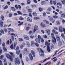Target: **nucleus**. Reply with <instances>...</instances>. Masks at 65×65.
Instances as JSON below:
<instances>
[{"mask_svg":"<svg viewBox=\"0 0 65 65\" xmlns=\"http://www.w3.org/2000/svg\"><path fill=\"white\" fill-rule=\"evenodd\" d=\"M1 18L2 20H1L0 21V27H1V28H2L3 27V22L2 21H3L4 20V16L3 15H1Z\"/></svg>","mask_w":65,"mask_h":65,"instance_id":"obj_1","label":"nucleus"},{"mask_svg":"<svg viewBox=\"0 0 65 65\" xmlns=\"http://www.w3.org/2000/svg\"><path fill=\"white\" fill-rule=\"evenodd\" d=\"M45 44L47 47V51L48 52H51V48L50 47V43H49L48 42L46 41L45 42Z\"/></svg>","mask_w":65,"mask_h":65,"instance_id":"obj_2","label":"nucleus"},{"mask_svg":"<svg viewBox=\"0 0 65 65\" xmlns=\"http://www.w3.org/2000/svg\"><path fill=\"white\" fill-rule=\"evenodd\" d=\"M37 50L38 51H39V52H41V53H43L42 54H40V56H44V55H43L44 52H43V50H42L41 48H37Z\"/></svg>","mask_w":65,"mask_h":65,"instance_id":"obj_3","label":"nucleus"},{"mask_svg":"<svg viewBox=\"0 0 65 65\" xmlns=\"http://www.w3.org/2000/svg\"><path fill=\"white\" fill-rule=\"evenodd\" d=\"M6 57L7 58V59H9L10 61L11 62H12L13 60V59H12V57L11 56V55H10L9 54H7L6 55Z\"/></svg>","mask_w":65,"mask_h":65,"instance_id":"obj_4","label":"nucleus"},{"mask_svg":"<svg viewBox=\"0 0 65 65\" xmlns=\"http://www.w3.org/2000/svg\"><path fill=\"white\" fill-rule=\"evenodd\" d=\"M15 61H14V63L15 65H17V64L18 65H20V60L17 58H15Z\"/></svg>","mask_w":65,"mask_h":65,"instance_id":"obj_5","label":"nucleus"},{"mask_svg":"<svg viewBox=\"0 0 65 65\" xmlns=\"http://www.w3.org/2000/svg\"><path fill=\"white\" fill-rule=\"evenodd\" d=\"M15 51H16V53L17 55H20V50L19 49V46H18L17 47H16Z\"/></svg>","mask_w":65,"mask_h":65,"instance_id":"obj_6","label":"nucleus"},{"mask_svg":"<svg viewBox=\"0 0 65 65\" xmlns=\"http://www.w3.org/2000/svg\"><path fill=\"white\" fill-rule=\"evenodd\" d=\"M17 44V42H15L14 44V47L13 45H11L10 47V48H11L12 50L13 49V48L14 49V50H15Z\"/></svg>","mask_w":65,"mask_h":65,"instance_id":"obj_7","label":"nucleus"},{"mask_svg":"<svg viewBox=\"0 0 65 65\" xmlns=\"http://www.w3.org/2000/svg\"><path fill=\"white\" fill-rule=\"evenodd\" d=\"M2 45L3 46V49L4 51L5 52H7V49L5 47V43H3L2 44Z\"/></svg>","mask_w":65,"mask_h":65,"instance_id":"obj_8","label":"nucleus"},{"mask_svg":"<svg viewBox=\"0 0 65 65\" xmlns=\"http://www.w3.org/2000/svg\"><path fill=\"white\" fill-rule=\"evenodd\" d=\"M37 30H38V26L36 25L35 26L34 28V33H35Z\"/></svg>","mask_w":65,"mask_h":65,"instance_id":"obj_9","label":"nucleus"},{"mask_svg":"<svg viewBox=\"0 0 65 65\" xmlns=\"http://www.w3.org/2000/svg\"><path fill=\"white\" fill-rule=\"evenodd\" d=\"M20 58L21 60L22 63V65H25L24 63V62L23 61V60L22 59V53H20L19 55Z\"/></svg>","mask_w":65,"mask_h":65,"instance_id":"obj_10","label":"nucleus"},{"mask_svg":"<svg viewBox=\"0 0 65 65\" xmlns=\"http://www.w3.org/2000/svg\"><path fill=\"white\" fill-rule=\"evenodd\" d=\"M54 38H52L53 39H52V42L54 44H55V43H57V41L56 40V38L54 37Z\"/></svg>","mask_w":65,"mask_h":65,"instance_id":"obj_11","label":"nucleus"},{"mask_svg":"<svg viewBox=\"0 0 65 65\" xmlns=\"http://www.w3.org/2000/svg\"><path fill=\"white\" fill-rule=\"evenodd\" d=\"M58 13L57 12H55L54 14L55 15H55H53V18H54V19H57L58 18V16H57L58 15Z\"/></svg>","mask_w":65,"mask_h":65,"instance_id":"obj_12","label":"nucleus"},{"mask_svg":"<svg viewBox=\"0 0 65 65\" xmlns=\"http://www.w3.org/2000/svg\"><path fill=\"white\" fill-rule=\"evenodd\" d=\"M29 56L30 59V60L32 61L33 59V57L32 55V54L31 53H30L29 55Z\"/></svg>","mask_w":65,"mask_h":65,"instance_id":"obj_13","label":"nucleus"},{"mask_svg":"<svg viewBox=\"0 0 65 65\" xmlns=\"http://www.w3.org/2000/svg\"><path fill=\"white\" fill-rule=\"evenodd\" d=\"M23 37L24 38V39L26 40H29V37L27 36L26 35H24L23 36Z\"/></svg>","mask_w":65,"mask_h":65,"instance_id":"obj_14","label":"nucleus"},{"mask_svg":"<svg viewBox=\"0 0 65 65\" xmlns=\"http://www.w3.org/2000/svg\"><path fill=\"white\" fill-rule=\"evenodd\" d=\"M43 23L46 24H49V23H50V22L46 20H43Z\"/></svg>","mask_w":65,"mask_h":65,"instance_id":"obj_15","label":"nucleus"},{"mask_svg":"<svg viewBox=\"0 0 65 65\" xmlns=\"http://www.w3.org/2000/svg\"><path fill=\"white\" fill-rule=\"evenodd\" d=\"M40 25L42 27V28H45V27H46L45 24L43 23V22H42L41 23Z\"/></svg>","mask_w":65,"mask_h":65,"instance_id":"obj_16","label":"nucleus"},{"mask_svg":"<svg viewBox=\"0 0 65 65\" xmlns=\"http://www.w3.org/2000/svg\"><path fill=\"white\" fill-rule=\"evenodd\" d=\"M59 6H60V7H62V4H61L60 3H57V7H58V8H59Z\"/></svg>","mask_w":65,"mask_h":65,"instance_id":"obj_17","label":"nucleus"},{"mask_svg":"<svg viewBox=\"0 0 65 65\" xmlns=\"http://www.w3.org/2000/svg\"><path fill=\"white\" fill-rule=\"evenodd\" d=\"M59 31L60 32L62 33L63 32V29L62 28V27L61 26H60L59 28Z\"/></svg>","mask_w":65,"mask_h":65,"instance_id":"obj_18","label":"nucleus"},{"mask_svg":"<svg viewBox=\"0 0 65 65\" xmlns=\"http://www.w3.org/2000/svg\"><path fill=\"white\" fill-rule=\"evenodd\" d=\"M31 52L32 55V56L33 57H35V52H34L33 50H31Z\"/></svg>","mask_w":65,"mask_h":65,"instance_id":"obj_19","label":"nucleus"},{"mask_svg":"<svg viewBox=\"0 0 65 65\" xmlns=\"http://www.w3.org/2000/svg\"><path fill=\"white\" fill-rule=\"evenodd\" d=\"M35 41L37 42H38V43H40V39H39L38 38H36L35 39Z\"/></svg>","mask_w":65,"mask_h":65,"instance_id":"obj_20","label":"nucleus"},{"mask_svg":"<svg viewBox=\"0 0 65 65\" xmlns=\"http://www.w3.org/2000/svg\"><path fill=\"white\" fill-rule=\"evenodd\" d=\"M27 21L29 22H32V19H31L29 17H28L27 18Z\"/></svg>","mask_w":65,"mask_h":65,"instance_id":"obj_21","label":"nucleus"},{"mask_svg":"<svg viewBox=\"0 0 65 65\" xmlns=\"http://www.w3.org/2000/svg\"><path fill=\"white\" fill-rule=\"evenodd\" d=\"M35 42L33 41H31V46H34L35 45Z\"/></svg>","mask_w":65,"mask_h":65,"instance_id":"obj_22","label":"nucleus"},{"mask_svg":"<svg viewBox=\"0 0 65 65\" xmlns=\"http://www.w3.org/2000/svg\"><path fill=\"white\" fill-rule=\"evenodd\" d=\"M56 38L57 41H60V38L58 36H56Z\"/></svg>","mask_w":65,"mask_h":65,"instance_id":"obj_23","label":"nucleus"},{"mask_svg":"<svg viewBox=\"0 0 65 65\" xmlns=\"http://www.w3.org/2000/svg\"><path fill=\"white\" fill-rule=\"evenodd\" d=\"M8 29L9 31H10L11 32H14V30L12 29L9 28Z\"/></svg>","mask_w":65,"mask_h":65,"instance_id":"obj_24","label":"nucleus"},{"mask_svg":"<svg viewBox=\"0 0 65 65\" xmlns=\"http://www.w3.org/2000/svg\"><path fill=\"white\" fill-rule=\"evenodd\" d=\"M46 3V2L45 1H42L41 3V5H44Z\"/></svg>","mask_w":65,"mask_h":65,"instance_id":"obj_25","label":"nucleus"},{"mask_svg":"<svg viewBox=\"0 0 65 65\" xmlns=\"http://www.w3.org/2000/svg\"><path fill=\"white\" fill-rule=\"evenodd\" d=\"M51 59V57H48L47 58H46L45 59V60L43 61L41 63H44V62L45 61H46V60H49V59Z\"/></svg>","mask_w":65,"mask_h":65,"instance_id":"obj_26","label":"nucleus"},{"mask_svg":"<svg viewBox=\"0 0 65 65\" xmlns=\"http://www.w3.org/2000/svg\"><path fill=\"white\" fill-rule=\"evenodd\" d=\"M32 15L34 17H36L37 16V13L36 12H33L32 13Z\"/></svg>","mask_w":65,"mask_h":65,"instance_id":"obj_27","label":"nucleus"},{"mask_svg":"<svg viewBox=\"0 0 65 65\" xmlns=\"http://www.w3.org/2000/svg\"><path fill=\"white\" fill-rule=\"evenodd\" d=\"M39 10L40 12H42V11H43V9L41 8H39Z\"/></svg>","mask_w":65,"mask_h":65,"instance_id":"obj_28","label":"nucleus"},{"mask_svg":"<svg viewBox=\"0 0 65 65\" xmlns=\"http://www.w3.org/2000/svg\"><path fill=\"white\" fill-rule=\"evenodd\" d=\"M19 19L20 21H23L24 20V19L22 17L20 16L19 18Z\"/></svg>","mask_w":65,"mask_h":65,"instance_id":"obj_29","label":"nucleus"},{"mask_svg":"<svg viewBox=\"0 0 65 65\" xmlns=\"http://www.w3.org/2000/svg\"><path fill=\"white\" fill-rule=\"evenodd\" d=\"M24 23V22H21L20 24H19L18 25V26H23V24Z\"/></svg>","mask_w":65,"mask_h":65,"instance_id":"obj_30","label":"nucleus"},{"mask_svg":"<svg viewBox=\"0 0 65 65\" xmlns=\"http://www.w3.org/2000/svg\"><path fill=\"white\" fill-rule=\"evenodd\" d=\"M25 46V45L24 44H21V46H20V48H21L22 49H23V47H24Z\"/></svg>","mask_w":65,"mask_h":65,"instance_id":"obj_31","label":"nucleus"},{"mask_svg":"<svg viewBox=\"0 0 65 65\" xmlns=\"http://www.w3.org/2000/svg\"><path fill=\"white\" fill-rule=\"evenodd\" d=\"M30 30V27L28 26L26 28V31H28Z\"/></svg>","mask_w":65,"mask_h":65,"instance_id":"obj_32","label":"nucleus"},{"mask_svg":"<svg viewBox=\"0 0 65 65\" xmlns=\"http://www.w3.org/2000/svg\"><path fill=\"white\" fill-rule=\"evenodd\" d=\"M11 8L12 11H15L16 10V9H15L14 7H11Z\"/></svg>","mask_w":65,"mask_h":65,"instance_id":"obj_33","label":"nucleus"},{"mask_svg":"<svg viewBox=\"0 0 65 65\" xmlns=\"http://www.w3.org/2000/svg\"><path fill=\"white\" fill-rule=\"evenodd\" d=\"M46 32L47 33V34H48V35H50V34H51V33L50 32V30H48L46 31Z\"/></svg>","mask_w":65,"mask_h":65,"instance_id":"obj_34","label":"nucleus"},{"mask_svg":"<svg viewBox=\"0 0 65 65\" xmlns=\"http://www.w3.org/2000/svg\"><path fill=\"white\" fill-rule=\"evenodd\" d=\"M51 37H52V38H54V37L55 38V37L54 36V34L53 33H51Z\"/></svg>","mask_w":65,"mask_h":65,"instance_id":"obj_35","label":"nucleus"},{"mask_svg":"<svg viewBox=\"0 0 65 65\" xmlns=\"http://www.w3.org/2000/svg\"><path fill=\"white\" fill-rule=\"evenodd\" d=\"M29 57L27 56L26 57V62H28L29 61Z\"/></svg>","mask_w":65,"mask_h":65,"instance_id":"obj_36","label":"nucleus"},{"mask_svg":"<svg viewBox=\"0 0 65 65\" xmlns=\"http://www.w3.org/2000/svg\"><path fill=\"white\" fill-rule=\"evenodd\" d=\"M27 3L28 4H30L31 3V1H30V0H28L27 1Z\"/></svg>","mask_w":65,"mask_h":65,"instance_id":"obj_37","label":"nucleus"},{"mask_svg":"<svg viewBox=\"0 0 65 65\" xmlns=\"http://www.w3.org/2000/svg\"><path fill=\"white\" fill-rule=\"evenodd\" d=\"M39 18L38 17H34V20H38L39 19Z\"/></svg>","mask_w":65,"mask_h":65,"instance_id":"obj_38","label":"nucleus"},{"mask_svg":"<svg viewBox=\"0 0 65 65\" xmlns=\"http://www.w3.org/2000/svg\"><path fill=\"white\" fill-rule=\"evenodd\" d=\"M28 12H32V9H28Z\"/></svg>","mask_w":65,"mask_h":65,"instance_id":"obj_39","label":"nucleus"},{"mask_svg":"<svg viewBox=\"0 0 65 65\" xmlns=\"http://www.w3.org/2000/svg\"><path fill=\"white\" fill-rule=\"evenodd\" d=\"M51 48L52 49V48H54V45L53 44H52L51 46Z\"/></svg>","mask_w":65,"mask_h":65,"instance_id":"obj_40","label":"nucleus"},{"mask_svg":"<svg viewBox=\"0 0 65 65\" xmlns=\"http://www.w3.org/2000/svg\"><path fill=\"white\" fill-rule=\"evenodd\" d=\"M17 13L19 15H20H20H22V13L19 11H17Z\"/></svg>","mask_w":65,"mask_h":65,"instance_id":"obj_41","label":"nucleus"},{"mask_svg":"<svg viewBox=\"0 0 65 65\" xmlns=\"http://www.w3.org/2000/svg\"><path fill=\"white\" fill-rule=\"evenodd\" d=\"M11 39H12V41L13 42L14 41V37H13V36H11Z\"/></svg>","mask_w":65,"mask_h":65,"instance_id":"obj_42","label":"nucleus"},{"mask_svg":"<svg viewBox=\"0 0 65 65\" xmlns=\"http://www.w3.org/2000/svg\"><path fill=\"white\" fill-rule=\"evenodd\" d=\"M61 36L63 38H65V37H64V34H62L61 35Z\"/></svg>","mask_w":65,"mask_h":65,"instance_id":"obj_43","label":"nucleus"},{"mask_svg":"<svg viewBox=\"0 0 65 65\" xmlns=\"http://www.w3.org/2000/svg\"><path fill=\"white\" fill-rule=\"evenodd\" d=\"M40 40L41 42L43 43V42H44V40H43V39L41 38L40 39Z\"/></svg>","mask_w":65,"mask_h":65,"instance_id":"obj_44","label":"nucleus"},{"mask_svg":"<svg viewBox=\"0 0 65 65\" xmlns=\"http://www.w3.org/2000/svg\"><path fill=\"white\" fill-rule=\"evenodd\" d=\"M0 31V32L2 33V34H4V31L3 30H1Z\"/></svg>","mask_w":65,"mask_h":65,"instance_id":"obj_45","label":"nucleus"},{"mask_svg":"<svg viewBox=\"0 0 65 65\" xmlns=\"http://www.w3.org/2000/svg\"><path fill=\"white\" fill-rule=\"evenodd\" d=\"M9 18H11L12 16V13H10L9 14Z\"/></svg>","mask_w":65,"mask_h":65,"instance_id":"obj_46","label":"nucleus"},{"mask_svg":"<svg viewBox=\"0 0 65 65\" xmlns=\"http://www.w3.org/2000/svg\"><path fill=\"white\" fill-rule=\"evenodd\" d=\"M61 2L62 4L63 5H65V0H64L63 1Z\"/></svg>","mask_w":65,"mask_h":65,"instance_id":"obj_47","label":"nucleus"},{"mask_svg":"<svg viewBox=\"0 0 65 65\" xmlns=\"http://www.w3.org/2000/svg\"><path fill=\"white\" fill-rule=\"evenodd\" d=\"M8 8V6L7 5H6L4 8V9H7Z\"/></svg>","mask_w":65,"mask_h":65,"instance_id":"obj_48","label":"nucleus"},{"mask_svg":"<svg viewBox=\"0 0 65 65\" xmlns=\"http://www.w3.org/2000/svg\"><path fill=\"white\" fill-rule=\"evenodd\" d=\"M9 54L11 55V56H13V53L11 52H9Z\"/></svg>","mask_w":65,"mask_h":65,"instance_id":"obj_49","label":"nucleus"},{"mask_svg":"<svg viewBox=\"0 0 65 65\" xmlns=\"http://www.w3.org/2000/svg\"><path fill=\"white\" fill-rule=\"evenodd\" d=\"M19 40L20 41H23V39L21 38H19Z\"/></svg>","mask_w":65,"mask_h":65,"instance_id":"obj_50","label":"nucleus"},{"mask_svg":"<svg viewBox=\"0 0 65 65\" xmlns=\"http://www.w3.org/2000/svg\"><path fill=\"white\" fill-rule=\"evenodd\" d=\"M61 17L64 18H65V14H62L61 15Z\"/></svg>","mask_w":65,"mask_h":65,"instance_id":"obj_51","label":"nucleus"},{"mask_svg":"<svg viewBox=\"0 0 65 65\" xmlns=\"http://www.w3.org/2000/svg\"><path fill=\"white\" fill-rule=\"evenodd\" d=\"M35 45L37 47H39V44L37 43H35Z\"/></svg>","mask_w":65,"mask_h":65,"instance_id":"obj_52","label":"nucleus"},{"mask_svg":"<svg viewBox=\"0 0 65 65\" xmlns=\"http://www.w3.org/2000/svg\"><path fill=\"white\" fill-rule=\"evenodd\" d=\"M32 8H35L36 7V5H34L32 6Z\"/></svg>","mask_w":65,"mask_h":65,"instance_id":"obj_53","label":"nucleus"},{"mask_svg":"<svg viewBox=\"0 0 65 65\" xmlns=\"http://www.w3.org/2000/svg\"><path fill=\"white\" fill-rule=\"evenodd\" d=\"M9 40H8L6 44L7 45H9Z\"/></svg>","mask_w":65,"mask_h":65,"instance_id":"obj_54","label":"nucleus"},{"mask_svg":"<svg viewBox=\"0 0 65 65\" xmlns=\"http://www.w3.org/2000/svg\"><path fill=\"white\" fill-rule=\"evenodd\" d=\"M3 55H2L0 57V59H3Z\"/></svg>","mask_w":65,"mask_h":65,"instance_id":"obj_55","label":"nucleus"},{"mask_svg":"<svg viewBox=\"0 0 65 65\" xmlns=\"http://www.w3.org/2000/svg\"><path fill=\"white\" fill-rule=\"evenodd\" d=\"M4 60V61H3L4 63H5L6 62V58H5L4 59H3Z\"/></svg>","mask_w":65,"mask_h":65,"instance_id":"obj_56","label":"nucleus"},{"mask_svg":"<svg viewBox=\"0 0 65 65\" xmlns=\"http://www.w3.org/2000/svg\"><path fill=\"white\" fill-rule=\"evenodd\" d=\"M29 34H30V35H31L32 33H33V32H32V31L31 30H30V31H29Z\"/></svg>","mask_w":65,"mask_h":65,"instance_id":"obj_57","label":"nucleus"},{"mask_svg":"<svg viewBox=\"0 0 65 65\" xmlns=\"http://www.w3.org/2000/svg\"><path fill=\"white\" fill-rule=\"evenodd\" d=\"M4 31L6 32V33H7V30L6 29V28H5L4 29Z\"/></svg>","mask_w":65,"mask_h":65,"instance_id":"obj_58","label":"nucleus"},{"mask_svg":"<svg viewBox=\"0 0 65 65\" xmlns=\"http://www.w3.org/2000/svg\"><path fill=\"white\" fill-rule=\"evenodd\" d=\"M38 39H40L41 38V36H40L39 35H38Z\"/></svg>","mask_w":65,"mask_h":65,"instance_id":"obj_59","label":"nucleus"},{"mask_svg":"<svg viewBox=\"0 0 65 65\" xmlns=\"http://www.w3.org/2000/svg\"><path fill=\"white\" fill-rule=\"evenodd\" d=\"M0 65H3V63H2V62L1 60L0 59Z\"/></svg>","mask_w":65,"mask_h":65,"instance_id":"obj_60","label":"nucleus"},{"mask_svg":"<svg viewBox=\"0 0 65 65\" xmlns=\"http://www.w3.org/2000/svg\"><path fill=\"white\" fill-rule=\"evenodd\" d=\"M52 32H53V33H55L56 31L55 29H53L52 30Z\"/></svg>","mask_w":65,"mask_h":65,"instance_id":"obj_61","label":"nucleus"},{"mask_svg":"<svg viewBox=\"0 0 65 65\" xmlns=\"http://www.w3.org/2000/svg\"><path fill=\"white\" fill-rule=\"evenodd\" d=\"M58 45L59 46H60L61 45H62V43L61 42H59L58 44Z\"/></svg>","mask_w":65,"mask_h":65,"instance_id":"obj_62","label":"nucleus"},{"mask_svg":"<svg viewBox=\"0 0 65 65\" xmlns=\"http://www.w3.org/2000/svg\"><path fill=\"white\" fill-rule=\"evenodd\" d=\"M30 37L31 38L33 39V38H34V36H30Z\"/></svg>","mask_w":65,"mask_h":65,"instance_id":"obj_63","label":"nucleus"},{"mask_svg":"<svg viewBox=\"0 0 65 65\" xmlns=\"http://www.w3.org/2000/svg\"><path fill=\"white\" fill-rule=\"evenodd\" d=\"M18 8H19V9H20V10H21V5H18Z\"/></svg>","mask_w":65,"mask_h":65,"instance_id":"obj_64","label":"nucleus"}]
</instances>
